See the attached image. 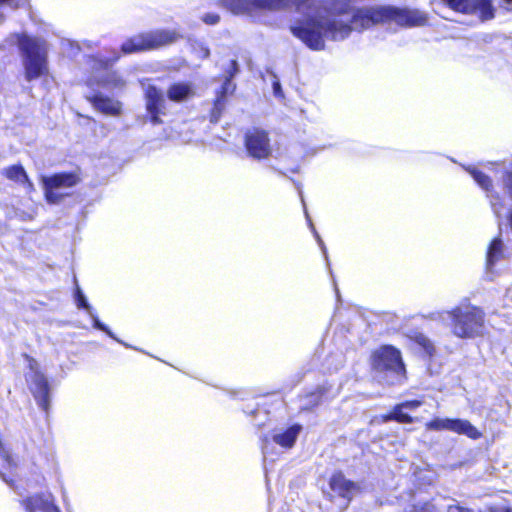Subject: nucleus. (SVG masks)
I'll use <instances>...</instances> for the list:
<instances>
[{
	"instance_id": "0eeeda50",
	"label": "nucleus",
	"mask_w": 512,
	"mask_h": 512,
	"mask_svg": "<svg viewBox=\"0 0 512 512\" xmlns=\"http://www.w3.org/2000/svg\"><path fill=\"white\" fill-rule=\"evenodd\" d=\"M373 368L379 373L388 372L396 378L405 371L400 352L392 346H384L374 353Z\"/></svg>"
},
{
	"instance_id": "f03ea898",
	"label": "nucleus",
	"mask_w": 512,
	"mask_h": 512,
	"mask_svg": "<svg viewBox=\"0 0 512 512\" xmlns=\"http://www.w3.org/2000/svg\"><path fill=\"white\" fill-rule=\"evenodd\" d=\"M350 29L362 31L372 25L394 21L401 26H422L426 23V15L419 10L398 9L394 7H376L358 10L351 18L338 15Z\"/></svg>"
},
{
	"instance_id": "bb28decb",
	"label": "nucleus",
	"mask_w": 512,
	"mask_h": 512,
	"mask_svg": "<svg viewBox=\"0 0 512 512\" xmlns=\"http://www.w3.org/2000/svg\"><path fill=\"white\" fill-rule=\"evenodd\" d=\"M503 185L505 188L506 193L509 195V197L512 199V173L506 172L503 177ZM510 226L512 228V209L510 212Z\"/></svg>"
},
{
	"instance_id": "b1692460",
	"label": "nucleus",
	"mask_w": 512,
	"mask_h": 512,
	"mask_svg": "<svg viewBox=\"0 0 512 512\" xmlns=\"http://www.w3.org/2000/svg\"><path fill=\"white\" fill-rule=\"evenodd\" d=\"M467 171L471 174L473 179L482 189H484L487 192L490 191V188L492 187V181L487 175L477 170L476 168L469 167L467 168Z\"/></svg>"
},
{
	"instance_id": "473e14b6",
	"label": "nucleus",
	"mask_w": 512,
	"mask_h": 512,
	"mask_svg": "<svg viewBox=\"0 0 512 512\" xmlns=\"http://www.w3.org/2000/svg\"><path fill=\"white\" fill-rule=\"evenodd\" d=\"M0 457L2 458V460L4 462L7 463V465L9 467H11L13 465V460H12L9 452L2 446L1 443H0Z\"/></svg>"
},
{
	"instance_id": "7c9ffc66",
	"label": "nucleus",
	"mask_w": 512,
	"mask_h": 512,
	"mask_svg": "<svg viewBox=\"0 0 512 512\" xmlns=\"http://www.w3.org/2000/svg\"><path fill=\"white\" fill-rule=\"evenodd\" d=\"M93 320V324H94V327L101 330V331H104L105 333H107L110 337L112 338H115L114 335L112 334V332L109 330V328L103 324L102 322H100V320L98 319V317L93 313V316H90Z\"/></svg>"
},
{
	"instance_id": "58836bf2",
	"label": "nucleus",
	"mask_w": 512,
	"mask_h": 512,
	"mask_svg": "<svg viewBox=\"0 0 512 512\" xmlns=\"http://www.w3.org/2000/svg\"><path fill=\"white\" fill-rule=\"evenodd\" d=\"M202 57L208 58L210 55V50L207 47H201Z\"/></svg>"
},
{
	"instance_id": "4be33fe9",
	"label": "nucleus",
	"mask_w": 512,
	"mask_h": 512,
	"mask_svg": "<svg viewBox=\"0 0 512 512\" xmlns=\"http://www.w3.org/2000/svg\"><path fill=\"white\" fill-rule=\"evenodd\" d=\"M410 338L421 347L428 356H433L436 352L433 342L424 334L420 332H414Z\"/></svg>"
},
{
	"instance_id": "f704fd0d",
	"label": "nucleus",
	"mask_w": 512,
	"mask_h": 512,
	"mask_svg": "<svg viewBox=\"0 0 512 512\" xmlns=\"http://www.w3.org/2000/svg\"><path fill=\"white\" fill-rule=\"evenodd\" d=\"M238 71H239V67H238L237 61L236 60H232L231 61V68L227 72L228 75L226 77L232 79L238 73Z\"/></svg>"
},
{
	"instance_id": "a211bd4d",
	"label": "nucleus",
	"mask_w": 512,
	"mask_h": 512,
	"mask_svg": "<svg viewBox=\"0 0 512 512\" xmlns=\"http://www.w3.org/2000/svg\"><path fill=\"white\" fill-rule=\"evenodd\" d=\"M301 426L299 425H293L289 428H287L283 432H275L273 434V441L280 445L283 448H291L296 442V439L300 433Z\"/></svg>"
},
{
	"instance_id": "aec40b11",
	"label": "nucleus",
	"mask_w": 512,
	"mask_h": 512,
	"mask_svg": "<svg viewBox=\"0 0 512 512\" xmlns=\"http://www.w3.org/2000/svg\"><path fill=\"white\" fill-rule=\"evenodd\" d=\"M503 254V243L502 240L498 237L495 238L488 249L487 252V269H491L492 266L502 257Z\"/></svg>"
},
{
	"instance_id": "a19ab883",
	"label": "nucleus",
	"mask_w": 512,
	"mask_h": 512,
	"mask_svg": "<svg viewBox=\"0 0 512 512\" xmlns=\"http://www.w3.org/2000/svg\"><path fill=\"white\" fill-rule=\"evenodd\" d=\"M299 194H300L301 201L304 203L302 192L300 191Z\"/></svg>"
},
{
	"instance_id": "e433bc0d",
	"label": "nucleus",
	"mask_w": 512,
	"mask_h": 512,
	"mask_svg": "<svg viewBox=\"0 0 512 512\" xmlns=\"http://www.w3.org/2000/svg\"><path fill=\"white\" fill-rule=\"evenodd\" d=\"M447 512H469V510L465 509V508H462L460 506L451 505V506H449Z\"/></svg>"
},
{
	"instance_id": "6e6552de",
	"label": "nucleus",
	"mask_w": 512,
	"mask_h": 512,
	"mask_svg": "<svg viewBox=\"0 0 512 512\" xmlns=\"http://www.w3.org/2000/svg\"><path fill=\"white\" fill-rule=\"evenodd\" d=\"M426 429L431 431L447 430L466 435L471 439H478L481 433L468 420L435 418L426 424Z\"/></svg>"
},
{
	"instance_id": "37998d69",
	"label": "nucleus",
	"mask_w": 512,
	"mask_h": 512,
	"mask_svg": "<svg viewBox=\"0 0 512 512\" xmlns=\"http://www.w3.org/2000/svg\"><path fill=\"white\" fill-rule=\"evenodd\" d=\"M502 512H511V510H509V509H505V510H503Z\"/></svg>"
},
{
	"instance_id": "f3484780",
	"label": "nucleus",
	"mask_w": 512,
	"mask_h": 512,
	"mask_svg": "<svg viewBox=\"0 0 512 512\" xmlns=\"http://www.w3.org/2000/svg\"><path fill=\"white\" fill-rule=\"evenodd\" d=\"M234 90H235V85L231 82L230 78L226 77L225 82L222 85L221 92L217 96L215 103H214V107H213V110L211 113V121L212 122L218 121V119L220 118V115L224 109V106H225L224 99H225L226 95L229 93H233Z\"/></svg>"
},
{
	"instance_id": "a878e982",
	"label": "nucleus",
	"mask_w": 512,
	"mask_h": 512,
	"mask_svg": "<svg viewBox=\"0 0 512 512\" xmlns=\"http://www.w3.org/2000/svg\"><path fill=\"white\" fill-rule=\"evenodd\" d=\"M75 301L78 308L85 309L89 316H93V309L88 303L85 295L83 294L79 286H77L75 290Z\"/></svg>"
},
{
	"instance_id": "f8f14e48",
	"label": "nucleus",
	"mask_w": 512,
	"mask_h": 512,
	"mask_svg": "<svg viewBox=\"0 0 512 512\" xmlns=\"http://www.w3.org/2000/svg\"><path fill=\"white\" fill-rule=\"evenodd\" d=\"M146 109L154 125L162 123L160 116L166 113V101L161 90L149 85L145 90Z\"/></svg>"
},
{
	"instance_id": "c756f323",
	"label": "nucleus",
	"mask_w": 512,
	"mask_h": 512,
	"mask_svg": "<svg viewBox=\"0 0 512 512\" xmlns=\"http://www.w3.org/2000/svg\"><path fill=\"white\" fill-rule=\"evenodd\" d=\"M304 211H305L306 218H307V220H308V222H309L310 228H311L312 232L314 233V235H315V237H316V239H317V241H318V244H319V246L321 247V249H322V251H323V254H324V255H325V257L327 258V251H326V247H325V245H324V242H323V241H322V239L320 238L319 234L316 232L315 227H314V225L312 224L311 219H310V217H309V215H308V212H307V210H306V208H305V207H304Z\"/></svg>"
},
{
	"instance_id": "f257e3e1",
	"label": "nucleus",
	"mask_w": 512,
	"mask_h": 512,
	"mask_svg": "<svg viewBox=\"0 0 512 512\" xmlns=\"http://www.w3.org/2000/svg\"><path fill=\"white\" fill-rule=\"evenodd\" d=\"M324 0H253V7L280 9L295 6L303 19L291 25L292 34L312 50H323L325 40H343L350 34L349 27L338 19V14L323 7Z\"/></svg>"
},
{
	"instance_id": "9d476101",
	"label": "nucleus",
	"mask_w": 512,
	"mask_h": 512,
	"mask_svg": "<svg viewBox=\"0 0 512 512\" xmlns=\"http://www.w3.org/2000/svg\"><path fill=\"white\" fill-rule=\"evenodd\" d=\"M36 361L30 362V368L33 370V375L30 378V390L33 393L39 407L44 411L49 408V386L45 376L36 368Z\"/></svg>"
},
{
	"instance_id": "1a4fd4ad",
	"label": "nucleus",
	"mask_w": 512,
	"mask_h": 512,
	"mask_svg": "<svg viewBox=\"0 0 512 512\" xmlns=\"http://www.w3.org/2000/svg\"><path fill=\"white\" fill-rule=\"evenodd\" d=\"M455 11L465 14H478L481 20L494 17L491 0H446Z\"/></svg>"
},
{
	"instance_id": "2eb2a0df",
	"label": "nucleus",
	"mask_w": 512,
	"mask_h": 512,
	"mask_svg": "<svg viewBox=\"0 0 512 512\" xmlns=\"http://www.w3.org/2000/svg\"><path fill=\"white\" fill-rule=\"evenodd\" d=\"M90 102L93 106L108 115H119L121 111L122 104L114 99L104 97L101 94H95L89 97Z\"/></svg>"
},
{
	"instance_id": "4468645a",
	"label": "nucleus",
	"mask_w": 512,
	"mask_h": 512,
	"mask_svg": "<svg viewBox=\"0 0 512 512\" xmlns=\"http://www.w3.org/2000/svg\"><path fill=\"white\" fill-rule=\"evenodd\" d=\"M331 489L339 496L350 500L358 491V486L347 480L341 473L334 474L330 479Z\"/></svg>"
},
{
	"instance_id": "6ab92c4d",
	"label": "nucleus",
	"mask_w": 512,
	"mask_h": 512,
	"mask_svg": "<svg viewBox=\"0 0 512 512\" xmlns=\"http://www.w3.org/2000/svg\"><path fill=\"white\" fill-rule=\"evenodd\" d=\"M2 174L16 183L26 185L27 189L32 190L33 184L29 181L28 176L21 165H12L3 169Z\"/></svg>"
},
{
	"instance_id": "cd10ccee",
	"label": "nucleus",
	"mask_w": 512,
	"mask_h": 512,
	"mask_svg": "<svg viewBox=\"0 0 512 512\" xmlns=\"http://www.w3.org/2000/svg\"><path fill=\"white\" fill-rule=\"evenodd\" d=\"M490 197V203L491 207L493 209L494 214L497 218L500 217L501 211L503 209V205L499 202V196L498 195H488Z\"/></svg>"
},
{
	"instance_id": "39448f33",
	"label": "nucleus",
	"mask_w": 512,
	"mask_h": 512,
	"mask_svg": "<svg viewBox=\"0 0 512 512\" xmlns=\"http://www.w3.org/2000/svg\"><path fill=\"white\" fill-rule=\"evenodd\" d=\"M41 180L47 202L59 204L65 197L70 195L65 190L76 186L80 183L81 178L77 173L70 172L43 176Z\"/></svg>"
},
{
	"instance_id": "9b49d317",
	"label": "nucleus",
	"mask_w": 512,
	"mask_h": 512,
	"mask_svg": "<svg viewBox=\"0 0 512 512\" xmlns=\"http://www.w3.org/2000/svg\"><path fill=\"white\" fill-rule=\"evenodd\" d=\"M245 145L249 155L256 159L267 158L271 153L267 133L255 129L248 132L245 137Z\"/></svg>"
},
{
	"instance_id": "4c0bfd02",
	"label": "nucleus",
	"mask_w": 512,
	"mask_h": 512,
	"mask_svg": "<svg viewBox=\"0 0 512 512\" xmlns=\"http://www.w3.org/2000/svg\"><path fill=\"white\" fill-rule=\"evenodd\" d=\"M273 90H274V94L277 96L279 95L280 91H281V87H280V83L278 81H275L273 83Z\"/></svg>"
},
{
	"instance_id": "79ce46f5",
	"label": "nucleus",
	"mask_w": 512,
	"mask_h": 512,
	"mask_svg": "<svg viewBox=\"0 0 512 512\" xmlns=\"http://www.w3.org/2000/svg\"><path fill=\"white\" fill-rule=\"evenodd\" d=\"M506 3H512V0H504Z\"/></svg>"
},
{
	"instance_id": "5701e85b",
	"label": "nucleus",
	"mask_w": 512,
	"mask_h": 512,
	"mask_svg": "<svg viewBox=\"0 0 512 512\" xmlns=\"http://www.w3.org/2000/svg\"><path fill=\"white\" fill-rule=\"evenodd\" d=\"M100 83L105 87L122 88L125 86V81L116 73L112 71H104V75Z\"/></svg>"
},
{
	"instance_id": "c85d7f7f",
	"label": "nucleus",
	"mask_w": 512,
	"mask_h": 512,
	"mask_svg": "<svg viewBox=\"0 0 512 512\" xmlns=\"http://www.w3.org/2000/svg\"><path fill=\"white\" fill-rule=\"evenodd\" d=\"M409 512H439L434 504L425 502L422 505L414 506Z\"/></svg>"
},
{
	"instance_id": "423d86ee",
	"label": "nucleus",
	"mask_w": 512,
	"mask_h": 512,
	"mask_svg": "<svg viewBox=\"0 0 512 512\" xmlns=\"http://www.w3.org/2000/svg\"><path fill=\"white\" fill-rule=\"evenodd\" d=\"M173 34L167 31L142 33L126 40L121 50L124 54H131L152 50L173 42Z\"/></svg>"
},
{
	"instance_id": "7ed1b4c3",
	"label": "nucleus",
	"mask_w": 512,
	"mask_h": 512,
	"mask_svg": "<svg viewBox=\"0 0 512 512\" xmlns=\"http://www.w3.org/2000/svg\"><path fill=\"white\" fill-rule=\"evenodd\" d=\"M438 319L448 322L454 336L462 339L474 338L482 334L484 312L471 305L459 306L452 311L438 313Z\"/></svg>"
},
{
	"instance_id": "ddd939ff",
	"label": "nucleus",
	"mask_w": 512,
	"mask_h": 512,
	"mask_svg": "<svg viewBox=\"0 0 512 512\" xmlns=\"http://www.w3.org/2000/svg\"><path fill=\"white\" fill-rule=\"evenodd\" d=\"M27 512H61L54 503L51 493H40L23 501Z\"/></svg>"
},
{
	"instance_id": "393cba45",
	"label": "nucleus",
	"mask_w": 512,
	"mask_h": 512,
	"mask_svg": "<svg viewBox=\"0 0 512 512\" xmlns=\"http://www.w3.org/2000/svg\"><path fill=\"white\" fill-rule=\"evenodd\" d=\"M403 407L401 405H396L394 410L385 417V421L396 420L401 423H411L412 418L403 412Z\"/></svg>"
},
{
	"instance_id": "c9c22d12",
	"label": "nucleus",
	"mask_w": 512,
	"mask_h": 512,
	"mask_svg": "<svg viewBox=\"0 0 512 512\" xmlns=\"http://www.w3.org/2000/svg\"><path fill=\"white\" fill-rule=\"evenodd\" d=\"M404 409H415L421 405L418 400L406 401L400 404Z\"/></svg>"
},
{
	"instance_id": "ea45409f",
	"label": "nucleus",
	"mask_w": 512,
	"mask_h": 512,
	"mask_svg": "<svg viewBox=\"0 0 512 512\" xmlns=\"http://www.w3.org/2000/svg\"><path fill=\"white\" fill-rule=\"evenodd\" d=\"M267 449H268V445L264 444L262 450H263V454H264L265 458H266V455H267Z\"/></svg>"
},
{
	"instance_id": "72a5a7b5",
	"label": "nucleus",
	"mask_w": 512,
	"mask_h": 512,
	"mask_svg": "<svg viewBox=\"0 0 512 512\" xmlns=\"http://www.w3.org/2000/svg\"><path fill=\"white\" fill-rule=\"evenodd\" d=\"M325 393V390L323 388H319V390L315 393H312L310 395V398L312 399L311 402H313V405H318L321 402V396Z\"/></svg>"
},
{
	"instance_id": "dca6fc26",
	"label": "nucleus",
	"mask_w": 512,
	"mask_h": 512,
	"mask_svg": "<svg viewBox=\"0 0 512 512\" xmlns=\"http://www.w3.org/2000/svg\"><path fill=\"white\" fill-rule=\"evenodd\" d=\"M192 84L179 82L171 85L167 90V97L174 102H182L194 96Z\"/></svg>"
},
{
	"instance_id": "20e7f679",
	"label": "nucleus",
	"mask_w": 512,
	"mask_h": 512,
	"mask_svg": "<svg viewBox=\"0 0 512 512\" xmlns=\"http://www.w3.org/2000/svg\"><path fill=\"white\" fill-rule=\"evenodd\" d=\"M13 37L18 43L22 55L26 80L32 81L47 73V49L45 42L25 35H15Z\"/></svg>"
},
{
	"instance_id": "412c9836",
	"label": "nucleus",
	"mask_w": 512,
	"mask_h": 512,
	"mask_svg": "<svg viewBox=\"0 0 512 512\" xmlns=\"http://www.w3.org/2000/svg\"><path fill=\"white\" fill-rule=\"evenodd\" d=\"M222 4L234 14H243L253 7V0H221Z\"/></svg>"
},
{
	"instance_id": "2f4dec72",
	"label": "nucleus",
	"mask_w": 512,
	"mask_h": 512,
	"mask_svg": "<svg viewBox=\"0 0 512 512\" xmlns=\"http://www.w3.org/2000/svg\"><path fill=\"white\" fill-rule=\"evenodd\" d=\"M202 20L208 25H215L219 22L220 16L215 13H207L203 16Z\"/></svg>"
}]
</instances>
